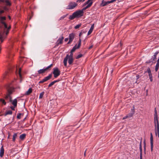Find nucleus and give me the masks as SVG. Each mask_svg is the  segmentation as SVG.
<instances>
[{
  "mask_svg": "<svg viewBox=\"0 0 159 159\" xmlns=\"http://www.w3.org/2000/svg\"><path fill=\"white\" fill-rule=\"evenodd\" d=\"M135 113V111H134V107H133V109H132L131 110V111L130 113H129L127 115L125 116V117H124L123 118V119H126L127 118H129L131 117H132L133 115Z\"/></svg>",
  "mask_w": 159,
  "mask_h": 159,
  "instance_id": "nucleus-4",
  "label": "nucleus"
},
{
  "mask_svg": "<svg viewBox=\"0 0 159 159\" xmlns=\"http://www.w3.org/2000/svg\"><path fill=\"white\" fill-rule=\"evenodd\" d=\"M92 48V47H90L89 48Z\"/></svg>",
  "mask_w": 159,
  "mask_h": 159,
  "instance_id": "nucleus-58",
  "label": "nucleus"
},
{
  "mask_svg": "<svg viewBox=\"0 0 159 159\" xmlns=\"http://www.w3.org/2000/svg\"><path fill=\"white\" fill-rule=\"evenodd\" d=\"M12 103L14 107H16L17 106V101L16 99H14L12 102Z\"/></svg>",
  "mask_w": 159,
  "mask_h": 159,
  "instance_id": "nucleus-20",
  "label": "nucleus"
},
{
  "mask_svg": "<svg viewBox=\"0 0 159 159\" xmlns=\"http://www.w3.org/2000/svg\"><path fill=\"white\" fill-rule=\"evenodd\" d=\"M4 153V149L3 147V146H2L1 147L0 151V156L1 157H2Z\"/></svg>",
  "mask_w": 159,
  "mask_h": 159,
  "instance_id": "nucleus-14",
  "label": "nucleus"
},
{
  "mask_svg": "<svg viewBox=\"0 0 159 159\" xmlns=\"http://www.w3.org/2000/svg\"><path fill=\"white\" fill-rule=\"evenodd\" d=\"M82 34V32H80V33L79 34V36L80 37L81 36V35Z\"/></svg>",
  "mask_w": 159,
  "mask_h": 159,
  "instance_id": "nucleus-51",
  "label": "nucleus"
},
{
  "mask_svg": "<svg viewBox=\"0 0 159 159\" xmlns=\"http://www.w3.org/2000/svg\"><path fill=\"white\" fill-rule=\"evenodd\" d=\"M140 158H142V152H140Z\"/></svg>",
  "mask_w": 159,
  "mask_h": 159,
  "instance_id": "nucleus-47",
  "label": "nucleus"
},
{
  "mask_svg": "<svg viewBox=\"0 0 159 159\" xmlns=\"http://www.w3.org/2000/svg\"><path fill=\"white\" fill-rule=\"evenodd\" d=\"M4 12V11L3 10H1L0 11V13H2Z\"/></svg>",
  "mask_w": 159,
  "mask_h": 159,
  "instance_id": "nucleus-50",
  "label": "nucleus"
},
{
  "mask_svg": "<svg viewBox=\"0 0 159 159\" xmlns=\"http://www.w3.org/2000/svg\"><path fill=\"white\" fill-rule=\"evenodd\" d=\"M52 64H51L49 66L47 67L45 69H46V70H47L49 68L51 67V66H52Z\"/></svg>",
  "mask_w": 159,
  "mask_h": 159,
  "instance_id": "nucleus-43",
  "label": "nucleus"
},
{
  "mask_svg": "<svg viewBox=\"0 0 159 159\" xmlns=\"http://www.w3.org/2000/svg\"><path fill=\"white\" fill-rule=\"evenodd\" d=\"M78 46L77 45H76L75 46H74L72 50H71V52H74L75 50L79 48H78Z\"/></svg>",
  "mask_w": 159,
  "mask_h": 159,
  "instance_id": "nucleus-27",
  "label": "nucleus"
},
{
  "mask_svg": "<svg viewBox=\"0 0 159 159\" xmlns=\"http://www.w3.org/2000/svg\"><path fill=\"white\" fill-rule=\"evenodd\" d=\"M158 116L157 115V112L156 110V108L155 109L154 117V120H158Z\"/></svg>",
  "mask_w": 159,
  "mask_h": 159,
  "instance_id": "nucleus-22",
  "label": "nucleus"
},
{
  "mask_svg": "<svg viewBox=\"0 0 159 159\" xmlns=\"http://www.w3.org/2000/svg\"><path fill=\"white\" fill-rule=\"evenodd\" d=\"M94 24H93V25H92L89 30V31L88 32V35H89L92 32L93 29V28L94 27Z\"/></svg>",
  "mask_w": 159,
  "mask_h": 159,
  "instance_id": "nucleus-15",
  "label": "nucleus"
},
{
  "mask_svg": "<svg viewBox=\"0 0 159 159\" xmlns=\"http://www.w3.org/2000/svg\"><path fill=\"white\" fill-rule=\"evenodd\" d=\"M116 1V0H111L110 1L106 2L103 0L101 3V6L103 7L105 6L109 3L113 2Z\"/></svg>",
  "mask_w": 159,
  "mask_h": 159,
  "instance_id": "nucleus-7",
  "label": "nucleus"
},
{
  "mask_svg": "<svg viewBox=\"0 0 159 159\" xmlns=\"http://www.w3.org/2000/svg\"><path fill=\"white\" fill-rule=\"evenodd\" d=\"M150 144H151V151H153V137L152 133H150Z\"/></svg>",
  "mask_w": 159,
  "mask_h": 159,
  "instance_id": "nucleus-8",
  "label": "nucleus"
},
{
  "mask_svg": "<svg viewBox=\"0 0 159 159\" xmlns=\"http://www.w3.org/2000/svg\"><path fill=\"white\" fill-rule=\"evenodd\" d=\"M32 92V89L31 88H30L28 90L26 91L25 95H29L31 92Z\"/></svg>",
  "mask_w": 159,
  "mask_h": 159,
  "instance_id": "nucleus-23",
  "label": "nucleus"
},
{
  "mask_svg": "<svg viewBox=\"0 0 159 159\" xmlns=\"http://www.w3.org/2000/svg\"><path fill=\"white\" fill-rule=\"evenodd\" d=\"M11 92L9 91V94L7 95L6 97V99H7L8 98H9V101L10 102H12V100H11V97L10 96V94L11 93Z\"/></svg>",
  "mask_w": 159,
  "mask_h": 159,
  "instance_id": "nucleus-18",
  "label": "nucleus"
},
{
  "mask_svg": "<svg viewBox=\"0 0 159 159\" xmlns=\"http://www.w3.org/2000/svg\"><path fill=\"white\" fill-rule=\"evenodd\" d=\"M52 64H51L49 66L47 67L45 69H46V70H47L49 68L51 67V66H52Z\"/></svg>",
  "mask_w": 159,
  "mask_h": 159,
  "instance_id": "nucleus-42",
  "label": "nucleus"
},
{
  "mask_svg": "<svg viewBox=\"0 0 159 159\" xmlns=\"http://www.w3.org/2000/svg\"><path fill=\"white\" fill-rule=\"evenodd\" d=\"M136 79H138L139 78V75H137L136 76Z\"/></svg>",
  "mask_w": 159,
  "mask_h": 159,
  "instance_id": "nucleus-49",
  "label": "nucleus"
},
{
  "mask_svg": "<svg viewBox=\"0 0 159 159\" xmlns=\"http://www.w3.org/2000/svg\"><path fill=\"white\" fill-rule=\"evenodd\" d=\"M52 64H51L49 66L47 67L45 69H46V70H47L49 68L51 67V66H52Z\"/></svg>",
  "mask_w": 159,
  "mask_h": 159,
  "instance_id": "nucleus-44",
  "label": "nucleus"
},
{
  "mask_svg": "<svg viewBox=\"0 0 159 159\" xmlns=\"http://www.w3.org/2000/svg\"><path fill=\"white\" fill-rule=\"evenodd\" d=\"M68 60V63L70 65L71 64L73 61V58H71V57H68L67 58V60Z\"/></svg>",
  "mask_w": 159,
  "mask_h": 159,
  "instance_id": "nucleus-17",
  "label": "nucleus"
},
{
  "mask_svg": "<svg viewBox=\"0 0 159 159\" xmlns=\"http://www.w3.org/2000/svg\"><path fill=\"white\" fill-rule=\"evenodd\" d=\"M58 81V80H56L52 82L48 85V87H51L55 83L57 82Z\"/></svg>",
  "mask_w": 159,
  "mask_h": 159,
  "instance_id": "nucleus-26",
  "label": "nucleus"
},
{
  "mask_svg": "<svg viewBox=\"0 0 159 159\" xmlns=\"http://www.w3.org/2000/svg\"><path fill=\"white\" fill-rule=\"evenodd\" d=\"M15 107H14H14H11V109L12 110H15V109H14Z\"/></svg>",
  "mask_w": 159,
  "mask_h": 159,
  "instance_id": "nucleus-48",
  "label": "nucleus"
},
{
  "mask_svg": "<svg viewBox=\"0 0 159 159\" xmlns=\"http://www.w3.org/2000/svg\"><path fill=\"white\" fill-rule=\"evenodd\" d=\"M92 0H88L84 4V6L87 5L85 7L83 8L81 10H79L74 12L70 16L69 19L72 20L75 18H79L83 15V11L87 8L89 7L93 3Z\"/></svg>",
  "mask_w": 159,
  "mask_h": 159,
  "instance_id": "nucleus-1",
  "label": "nucleus"
},
{
  "mask_svg": "<svg viewBox=\"0 0 159 159\" xmlns=\"http://www.w3.org/2000/svg\"><path fill=\"white\" fill-rule=\"evenodd\" d=\"M158 53V52H155L151 58L150 61H149L148 62V63H150L151 62H152L153 61H155L157 55Z\"/></svg>",
  "mask_w": 159,
  "mask_h": 159,
  "instance_id": "nucleus-10",
  "label": "nucleus"
},
{
  "mask_svg": "<svg viewBox=\"0 0 159 159\" xmlns=\"http://www.w3.org/2000/svg\"><path fill=\"white\" fill-rule=\"evenodd\" d=\"M85 0H77L76 1L77 2H83Z\"/></svg>",
  "mask_w": 159,
  "mask_h": 159,
  "instance_id": "nucleus-46",
  "label": "nucleus"
},
{
  "mask_svg": "<svg viewBox=\"0 0 159 159\" xmlns=\"http://www.w3.org/2000/svg\"><path fill=\"white\" fill-rule=\"evenodd\" d=\"M23 114L21 113H19L18 114L17 116V119H20L21 118V116Z\"/></svg>",
  "mask_w": 159,
  "mask_h": 159,
  "instance_id": "nucleus-36",
  "label": "nucleus"
},
{
  "mask_svg": "<svg viewBox=\"0 0 159 159\" xmlns=\"http://www.w3.org/2000/svg\"><path fill=\"white\" fill-rule=\"evenodd\" d=\"M63 39V37H62L61 38H59L58 39L57 42L58 45L62 43Z\"/></svg>",
  "mask_w": 159,
  "mask_h": 159,
  "instance_id": "nucleus-19",
  "label": "nucleus"
},
{
  "mask_svg": "<svg viewBox=\"0 0 159 159\" xmlns=\"http://www.w3.org/2000/svg\"><path fill=\"white\" fill-rule=\"evenodd\" d=\"M140 159H142V158H140Z\"/></svg>",
  "mask_w": 159,
  "mask_h": 159,
  "instance_id": "nucleus-59",
  "label": "nucleus"
},
{
  "mask_svg": "<svg viewBox=\"0 0 159 159\" xmlns=\"http://www.w3.org/2000/svg\"><path fill=\"white\" fill-rule=\"evenodd\" d=\"M4 28L5 29V30H7L5 31L6 32V35H7L8 34V33L9 32L8 30L10 28V26H9L8 28L7 27V29H6L5 28ZM5 32V31H4V32Z\"/></svg>",
  "mask_w": 159,
  "mask_h": 159,
  "instance_id": "nucleus-31",
  "label": "nucleus"
},
{
  "mask_svg": "<svg viewBox=\"0 0 159 159\" xmlns=\"http://www.w3.org/2000/svg\"><path fill=\"white\" fill-rule=\"evenodd\" d=\"M139 150L140 151V152H142V141H141L139 144Z\"/></svg>",
  "mask_w": 159,
  "mask_h": 159,
  "instance_id": "nucleus-34",
  "label": "nucleus"
},
{
  "mask_svg": "<svg viewBox=\"0 0 159 159\" xmlns=\"http://www.w3.org/2000/svg\"><path fill=\"white\" fill-rule=\"evenodd\" d=\"M75 36V34L73 33L70 34L69 35V40L68 42V43H70V42H72L74 39Z\"/></svg>",
  "mask_w": 159,
  "mask_h": 159,
  "instance_id": "nucleus-12",
  "label": "nucleus"
},
{
  "mask_svg": "<svg viewBox=\"0 0 159 159\" xmlns=\"http://www.w3.org/2000/svg\"><path fill=\"white\" fill-rule=\"evenodd\" d=\"M147 71L148 73V74L152 73L151 72V70L149 68H148L147 69Z\"/></svg>",
  "mask_w": 159,
  "mask_h": 159,
  "instance_id": "nucleus-41",
  "label": "nucleus"
},
{
  "mask_svg": "<svg viewBox=\"0 0 159 159\" xmlns=\"http://www.w3.org/2000/svg\"><path fill=\"white\" fill-rule=\"evenodd\" d=\"M82 56V54H79L76 57V58L77 59L81 57Z\"/></svg>",
  "mask_w": 159,
  "mask_h": 159,
  "instance_id": "nucleus-40",
  "label": "nucleus"
},
{
  "mask_svg": "<svg viewBox=\"0 0 159 159\" xmlns=\"http://www.w3.org/2000/svg\"><path fill=\"white\" fill-rule=\"evenodd\" d=\"M4 9L5 10H6L7 9L6 7H4Z\"/></svg>",
  "mask_w": 159,
  "mask_h": 159,
  "instance_id": "nucleus-57",
  "label": "nucleus"
},
{
  "mask_svg": "<svg viewBox=\"0 0 159 159\" xmlns=\"http://www.w3.org/2000/svg\"><path fill=\"white\" fill-rule=\"evenodd\" d=\"M6 18L5 17H1V23L2 24V26L4 27V28L7 29V26L6 24L3 21V20H5Z\"/></svg>",
  "mask_w": 159,
  "mask_h": 159,
  "instance_id": "nucleus-11",
  "label": "nucleus"
},
{
  "mask_svg": "<svg viewBox=\"0 0 159 159\" xmlns=\"http://www.w3.org/2000/svg\"><path fill=\"white\" fill-rule=\"evenodd\" d=\"M44 94V92H42L41 93H40V95H39V98H40V99L42 98H43Z\"/></svg>",
  "mask_w": 159,
  "mask_h": 159,
  "instance_id": "nucleus-32",
  "label": "nucleus"
},
{
  "mask_svg": "<svg viewBox=\"0 0 159 159\" xmlns=\"http://www.w3.org/2000/svg\"><path fill=\"white\" fill-rule=\"evenodd\" d=\"M84 155L85 156V154H86V151H85V152H84Z\"/></svg>",
  "mask_w": 159,
  "mask_h": 159,
  "instance_id": "nucleus-55",
  "label": "nucleus"
},
{
  "mask_svg": "<svg viewBox=\"0 0 159 159\" xmlns=\"http://www.w3.org/2000/svg\"><path fill=\"white\" fill-rule=\"evenodd\" d=\"M26 136V134H22L20 135V139L21 140H23L25 138Z\"/></svg>",
  "mask_w": 159,
  "mask_h": 159,
  "instance_id": "nucleus-21",
  "label": "nucleus"
},
{
  "mask_svg": "<svg viewBox=\"0 0 159 159\" xmlns=\"http://www.w3.org/2000/svg\"><path fill=\"white\" fill-rule=\"evenodd\" d=\"M0 2H5L7 5L10 6L11 5V3L8 0H0Z\"/></svg>",
  "mask_w": 159,
  "mask_h": 159,
  "instance_id": "nucleus-16",
  "label": "nucleus"
},
{
  "mask_svg": "<svg viewBox=\"0 0 159 159\" xmlns=\"http://www.w3.org/2000/svg\"><path fill=\"white\" fill-rule=\"evenodd\" d=\"M53 73L54 75V77L56 78L60 75V71L57 68H55L53 69Z\"/></svg>",
  "mask_w": 159,
  "mask_h": 159,
  "instance_id": "nucleus-3",
  "label": "nucleus"
},
{
  "mask_svg": "<svg viewBox=\"0 0 159 159\" xmlns=\"http://www.w3.org/2000/svg\"><path fill=\"white\" fill-rule=\"evenodd\" d=\"M52 64H51L49 66L47 67L45 69H46V70H47L49 68L51 67V66H52Z\"/></svg>",
  "mask_w": 159,
  "mask_h": 159,
  "instance_id": "nucleus-45",
  "label": "nucleus"
},
{
  "mask_svg": "<svg viewBox=\"0 0 159 159\" xmlns=\"http://www.w3.org/2000/svg\"><path fill=\"white\" fill-rule=\"evenodd\" d=\"M68 38H66L65 39V41L66 42L68 40Z\"/></svg>",
  "mask_w": 159,
  "mask_h": 159,
  "instance_id": "nucleus-52",
  "label": "nucleus"
},
{
  "mask_svg": "<svg viewBox=\"0 0 159 159\" xmlns=\"http://www.w3.org/2000/svg\"><path fill=\"white\" fill-rule=\"evenodd\" d=\"M52 77V75L50 74H49L48 76L45 77L43 79L40 81L39 82V84L42 83L43 82L46 81H47L50 79Z\"/></svg>",
  "mask_w": 159,
  "mask_h": 159,
  "instance_id": "nucleus-6",
  "label": "nucleus"
},
{
  "mask_svg": "<svg viewBox=\"0 0 159 159\" xmlns=\"http://www.w3.org/2000/svg\"><path fill=\"white\" fill-rule=\"evenodd\" d=\"M77 5V4L75 2H70L68 6L67 7L66 9H74Z\"/></svg>",
  "mask_w": 159,
  "mask_h": 159,
  "instance_id": "nucleus-2",
  "label": "nucleus"
},
{
  "mask_svg": "<svg viewBox=\"0 0 159 159\" xmlns=\"http://www.w3.org/2000/svg\"><path fill=\"white\" fill-rule=\"evenodd\" d=\"M8 17H9V19H11V17H10V16H8Z\"/></svg>",
  "mask_w": 159,
  "mask_h": 159,
  "instance_id": "nucleus-56",
  "label": "nucleus"
},
{
  "mask_svg": "<svg viewBox=\"0 0 159 159\" xmlns=\"http://www.w3.org/2000/svg\"><path fill=\"white\" fill-rule=\"evenodd\" d=\"M46 71L45 69H40L38 71L39 74H42L44 73Z\"/></svg>",
  "mask_w": 159,
  "mask_h": 159,
  "instance_id": "nucleus-25",
  "label": "nucleus"
},
{
  "mask_svg": "<svg viewBox=\"0 0 159 159\" xmlns=\"http://www.w3.org/2000/svg\"><path fill=\"white\" fill-rule=\"evenodd\" d=\"M155 130H159V123L158 120H154Z\"/></svg>",
  "mask_w": 159,
  "mask_h": 159,
  "instance_id": "nucleus-9",
  "label": "nucleus"
},
{
  "mask_svg": "<svg viewBox=\"0 0 159 159\" xmlns=\"http://www.w3.org/2000/svg\"><path fill=\"white\" fill-rule=\"evenodd\" d=\"M81 39H80V38L79 39V43L78 44V45H77L78 46V48H79L80 45H81Z\"/></svg>",
  "mask_w": 159,
  "mask_h": 159,
  "instance_id": "nucleus-37",
  "label": "nucleus"
},
{
  "mask_svg": "<svg viewBox=\"0 0 159 159\" xmlns=\"http://www.w3.org/2000/svg\"><path fill=\"white\" fill-rule=\"evenodd\" d=\"M144 150H145V142H144Z\"/></svg>",
  "mask_w": 159,
  "mask_h": 159,
  "instance_id": "nucleus-53",
  "label": "nucleus"
},
{
  "mask_svg": "<svg viewBox=\"0 0 159 159\" xmlns=\"http://www.w3.org/2000/svg\"><path fill=\"white\" fill-rule=\"evenodd\" d=\"M67 15V14H66V15H64L62 16H61L60 18L59 19V20H61L63 19Z\"/></svg>",
  "mask_w": 159,
  "mask_h": 159,
  "instance_id": "nucleus-35",
  "label": "nucleus"
},
{
  "mask_svg": "<svg viewBox=\"0 0 159 159\" xmlns=\"http://www.w3.org/2000/svg\"><path fill=\"white\" fill-rule=\"evenodd\" d=\"M4 33H0V39L1 40V42H3V40L2 39L3 38V35L4 34Z\"/></svg>",
  "mask_w": 159,
  "mask_h": 159,
  "instance_id": "nucleus-28",
  "label": "nucleus"
},
{
  "mask_svg": "<svg viewBox=\"0 0 159 159\" xmlns=\"http://www.w3.org/2000/svg\"><path fill=\"white\" fill-rule=\"evenodd\" d=\"M17 133H15L14 134L13 136V139H12V141L13 142H14L15 141L17 137Z\"/></svg>",
  "mask_w": 159,
  "mask_h": 159,
  "instance_id": "nucleus-24",
  "label": "nucleus"
},
{
  "mask_svg": "<svg viewBox=\"0 0 159 159\" xmlns=\"http://www.w3.org/2000/svg\"><path fill=\"white\" fill-rule=\"evenodd\" d=\"M10 135H8V136H7V138H8V139H9V138H10Z\"/></svg>",
  "mask_w": 159,
  "mask_h": 159,
  "instance_id": "nucleus-54",
  "label": "nucleus"
},
{
  "mask_svg": "<svg viewBox=\"0 0 159 159\" xmlns=\"http://www.w3.org/2000/svg\"><path fill=\"white\" fill-rule=\"evenodd\" d=\"M155 132L156 135L159 138V130H155Z\"/></svg>",
  "mask_w": 159,
  "mask_h": 159,
  "instance_id": "nucleus-33",
  "label": "nucleus"
},
{
  "mask_svg": "<svg viewBox=\"0 0 159 159\" xmlns=\"http://www.w3.org/2000/svg\"><path fill=\"white\" fill-rule=\"evenodd\" d=\"M12 114V111L11 110H9L7 111L5 114V115L6 116L7 115H11Z\"/></svg>",
  "mask_w": 159,
  "mask_h": 159,
  "instance_id": "nucleus-29",
  "label": "nucleus"
},
{
  "mask_svg": "<svg viewBox=\"0 0 159 159\" xmlns=\"http://www.w3.org/2000/svg\"><path fill=\"white\" fill-rule=\"evenodd\" d=\"M73 52H70V55H67L66 56V57L64 58V64L65 66H67V58L68 57H71V58H73Z\"/></svg>",
  "mask_w": 159,
  "mask_h": 159,
  "instance_id": "nucleus-5",
  "label": "nucleus"
},
{
  "mask_svg": "<svg viewBox=\"0 0 159 159\" xmlns=\"http://www.w3.org/2000/svg\"><path fill=\"white\" fill-rule=\"evenodd\" d=\"M21 68H20L19 69L18 71H16V74L17 75V76L18 75L19 76V77H20V82H21V79L22 78L21 75Z\"/></svg>",
  "mask_w": 159,
  "mask_h": 159,
  "instance_id": "nucleus-13",
  "label": "nucleus"
},
{
  "mask_svg": "<svg viewBox=\"0 0 159 159\" xmlns=\"http://www.w3.org/2000/svg\"><path fill=\"white\" fill-rule=\"evenodd\" d=\"M0 101L4 104L5 105L6 104V102H5L4 100L2 99H1Z\"/></svg>",
  "mask_w": 159,
  "mask_h": 159,
  "instance_id": "nucleus-38",
  "label": "nucleus"
},
{
  "mask_svg": "<svg viewBox=\"0 0 159 159\" xmlns=\"http://www.w3.org/2000/svg\"><path fill=\"white\" fill-rule=\"evenodd\" d=\"M80 26H81L80 24H78V25H76L75 27V29H77L79 28Z\"/></svg>",
  "mask_w": 159,
  "mask_h": 159,
  "instance_id": "nucleus-39",
  "label": "nucleus"
},
{
  "mask_svg": "<svg viewBox=\"0 0 159 159\" xmlns=\"http://www.w3.org/2000/svg\"><path fill=\"white\" fill-rule=\"evenodd\" d=\"M148 75H149V79L150 80V81L151 82H152V80H153V79H152V74L151 73V74H148Z\"/></svg>",
  "mask_w": 159,
  "mask_h": 159,
  "instance_id": "nucleus-30",
  "label": "nucleus"
}]
</instances>
